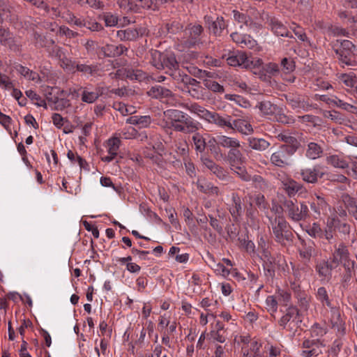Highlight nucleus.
<instances>
[{
  "mask_svg": "<svg viewBox=\"0 0 357 357\" xmlns=\"http://www.w3.org/2000/svg\"><path fill=\"white\" fill-rule=\"evenodd\" d=\"M165 125L164 127L172 128L174 131L185 134L192 133V140L197 152L202 153L206 147V138L198 132L200 123L193 119L188 114L178 109H167L164 112Z\"/></svg>",
  "mask_w": 357,
  "mask_h": 357,
  "instance_id": "1",
  "label": "nucleus"
},
{
  "mask_svg": "<svg viewBox=\"0 0 357 357\" xmlns=\"http://www.w3.org/2000/svg\"><path fill=\"white\" fill-rule=\"evenodd\" d=\"M268 220L276 242L285 246L293 241L294 235L290 230L289 223L284 217L281 215L275 218L268 217Z\"/></svg>",
  "mask_w": 357,
  "mask_h": 357,
  "instance_id": "2",
  "label": "nucleus"
},
{
  "mask_svg": "<svg viewBox=\"0 0 357 357\" xmlns=\"http://www.w3.org/2000/svg\"><path fill=\"white\" fill-rule=\"evenodd\" d=\"M283 209L287 217L294 222L305 220L310 215L308 206L303 202L298 204L296 201L284 199Z\"/></svg>",
  "mask_w": 357,
  "mask_h": 357,
  "instance_id": "3",
  "label": "nucleus"
},
{
  "mask_svg": "<svg viewBox=\"0 0 357 357\" xmlns=\"http://www.w3.org/2000/svg\"><path fill=\"white\" fill-rule=\"evenodd\" d=\"M329 259L337 267L340 264H342L348 272H351V269L354 270L355 261L350 259V253L347 246L344 243H340L334 245V250L331 252Z\"/></svg>",
  "mask_w": 357,
  "mask_h": 357,
  "instance_id": "4",
  "label": "nucleus"
},
{
  "mask_svg": "<svg viewBox=\"0 0 357 357\" xmlns=\"http://www.w3.org/2000/svg\"><path fill=\"white\" fill-rule=\"evenodd\" d=\"M172 1V0H128L126 5V0H122L120 3L121 7H124L128 10L137 12L139 8L152 9L155 10L161 5Z\"/></svg>",
  "mask_w": 357,
  "mask_h": 357,
  "instance_id": "5",
  "label": "nucleus"
},
{
  "mask_svg": "<svg viewBox=\"0 0 357 357\" xmlns=\"http://www.w3.org/2000/svg\"><path fill=\"white\" fill-rule=\"evenodd\" d=\"M153 65L157 69H168L169 70H176L178 68V63L176 56L172 53H161L155 51L152 54Z\"/></svg>",
  "mask_w": 357,
  "mask_h": 357,
  "instance_id": "6",
  "label": "nucleus"
},
{
  "mask_svg": "<svg viewBox=\"0 0 357 357\" xmlns=\"http://www.w3.org/2000/svg\"><path fill=\"white\" fill-rule=\"evenodd\" d=\"M294 154L295 153L289 150V148L286 146H280L279 148L271 154L270 161L271 163L275 167L284 168L291 165V158Z\"/></svg>",
  "mask_w": 357,
  "mask_h": 357,
  "instance_id": "7",
  "label": "nucleus"
},
{
  "mask_svg": "<svg viewBox=\"0 0 357 357\" xmlns=\"http://www.w3.org/2000/svg\"><path fill=\"white\" fill-rule=\"evenodd\" d=\"M204 29L200 24H190L185 30V36L181 40L185 47H192L201 43Z\"/></svg>",
  "mask_w": 357,
  "mask_h": 357,
  "instance_id": "8",
  "label": "nucleus"
},
{
  "mask_svg": "<svg viewBox=\"0 0 357 357\" xmlns=\"http://www.w3.org/2000/svg\"><path fill=\"white\" fill-rule=\"evenodd\" d=\"M301 135V133L298 132L285 130L275 135V138L278 141L284 142L280 146H286L289 150L296 153L301 145L298 141Z\"/></svg>",
  "mask_w": 357,
  "mask_h": 357,
  "instance_id": "9",
  "label": "nucleus"
},
{
  "mask_svg": "<svg viewBox=\"0 0 357 357\" xmlns=\"http://www.w3.org/2000/svg\"><path fill=\"white\" fill-rule=\"evenodd\" d=\"M227 62L230 66L241 67L245 69L252 68L254 66L253 61L247 53L240 50L230 52L227 58Z\"/></svg>",
  "mask_w": 357,
  "mask_h": 357,
  "instance_id": "10",
  "label": "nucleus"
},
{
  "mask_svg": "<svg viewBox=\"0 0 357 357\" xmlns=\"http://www.w3.org/2000/svg\"><path fill=\"white\" fill-rule=\"evenodd\" d=\"M245 11L248 22V29L253 31H258L262 28L263 17L260 11L256 8L248 6L241 8Z\"/></svg>",
  "mask_w": 357,
  "mask_h": 357,
  "instance_id": "11",
  "label": "nucleus"
},
{
  "mask_svg": "<svg viewBox=\"0 0 357 357\" xmlns=\"http://www.w3.org/2000/svg\"><path fill=\"white\" fill-rule=\"evenodd\" d=\"M324 344L319 339H305L302 342V347L305 349L302 351L303 357L317 356L322 353Z\"/></svg>",
  "mask_w": 357,
  "mask_h": 357,
  "instance_id": "12",
  "label": "nucleus"
},
{
  "mask_svg": "<svg viewBox=\"0 0 357 357\" xmlns=\"http://www.w3.org/2000/svg\"><path fill=\"white\" fill-rule=\"evenodd\" d=\"M309 204L314 219H319L322 215H326L329 208V204L324 197L319 195L312 197L309 202Z\"/></svg>",
  "mask_w": 357,
  "mask_h": 357,
  "instance_id": "13",
  "label": "nucleus"
},
{
  "mask_svg": "<svg viewBox=\"0 0 357 357\" xmlns=\"http://www.w3.org/2000/svg\"><path fill=\"white\" fill-rule=\"evenodd\" d=\"M268 29L277 36L292 38L287 27L276 17L268 15L266 16V22Z\"/></svg>",
  "mask_w": 357,
  "mask_h": 357,
  "instance_id": "14",
  "label": "nucleus"
},
{
  "mask_svg": "<svg viewBox=\"0 0 357 357\" xmlns=\"http://www.w3.org/2000/svg\"><path fill=\"white\" fill-rule=\"evenodd\" d=\"M121 143V139L117 137L108 139L104 144L108 155L102 157V160L106 162L112 161L118 154Z\"/></svg>",
  "mask_w": 357,
  "mask_h": 357,
  "instance_id": "15",
  "label": "nucleus"
},
{
  "mask_svg": "<svg viewBox=\"0 0 357 357\" xmlns=\"http://www.w3.org/2000/svg\"><path fill=\"white\" fill-rule=\"evenodd\" d=\"M227 209L233 220L238 221L243 213V207L241 199L237 193L231 194V201L227 204Z\"/></svg>",
  "mask_w": 357,
  "mask_h": 357,
  "instance_id": "16",
  "label": "nucleus"
},
{
  "mask_svg": "<svg viewBox=\"0 0 357 357\" xmlns=\"http://www.w3.org/2000/svg\"><path fill=\"white\" fill-rule=\"evenodd\" d=\"M148 95L153 98L160 99L161 101L172 102L174 100V94L172 92L160 85L152 86L147 92Z\"/></svg>",
  "mask_w": 357,
  "mask_h": 357,
  "instance_id": "17",
  "label": "nucleus"
},
{
  "mask_svg": "<svg viewBox=\"0 0 357 357\" xmlns=\"http://www.w3.org/2000/svg\"><path fill=\"white\" fill-rule=\"evenodd\" d=\"M230 37L234 43L242 48L252 49L257 45V41L248 34L235 31L230 34Z\"/></svg>",
  "mask_w": 357,
  "mask_h": 357,
  "instance_id": "18",
  "label": "nucleus"
},
{
  "mask_svg": "<svg viewBox=\"0 0 357 357\" xmlns=\"http://www.w3.org/2000/svg\"><path fill=\"white\" fill-rule=\"evenodd\" d=\"M80 90L82 91V101L89 104L95 102L105 91L104 88L100 86H96L93 91H91L89 86L81 88Z\"/></svg>",
  "mask_w": 357,
  "mask_h": 357,
  "instance_id": "19",
  "label": "nucleus"
},
{
  "mask_svg": "<svg viewBox=\"0 0 357 357\" xmlns=\"http://www.w3.org/2000/svg\"><path fill=\"white\" fill-rule=\"evenodd\" d=\"M204 20L208 24L209 30L215 36H220L227 27V24L222 17H217L214 20L211 16L206 15Z\"/></svg>",
  "mask_w": 357,
  "mask_h": 357,
  "instance_id": "20",
  "label": "nucleus"
},
{
  "mask_svg": "<svg viewBox=\"0 0 357 357\" xmlns=\"http://www.w3.org/2000/svg\"><path fill=\"white\" fill-rule=\"evenodd\" d=\"M299 310L296 307L290 306L289 307L284 313V314L280 319L278 324L282 328H286L289 325L292 324L295 321H298L299 318Z\"/></svg>",
  "mask_w": 357,
  "mask_h": 357,
  "instance_id": "21",
  "label": "nucleus"
},
{
  "mask_svg": "<svg viewBox=\"0 0 357 357\" xmlns=\"http://www.w3.org/2000/svg\"><path fill=\"white\" fill-rule=\"evenodd\" d=\"M142 29L128 27L116 31V37L121 41H135L142 35Z\"/></svg>",
  "mask_w": 357,
  "mask_h": 357,
  "instance_id": "22",
  "label": "nucleus"
},
{
  "mask_svg": "<svg viewBox=\"0 0 357 357\" xmlns=\"http://www.w3.org/2000/svg\"><path fill=\"white\" fill-rule=\"evenodd\" d=\"M328 259L322 260L315 267L319 276L324 280H329L332 275V271L337 268L335 264Z\"/></svg>",
  "mask_w": 357,
  "mask_h": 357,
  "instance_id": "23",
  "label": "nucleus"
},
{
  "mask_svg": "<svg viewBox=\"0 0 357 357\" xmlns=\"http://www.w3.org/2000/svg\"><path fill=\"white\" fill-rule=\"evenodd\" d=\"M324 147L321 144L311 142L307 144L305 155L311 160L321 158L324 155Z\"/></svg>",
  "mask_w": 357,
  "mask_h": 357,
  "instance_id": "24",
  "label": "nucleus"
},
{
  "mask_svg": "<svg viewBox=\"0 0 357 357\" xmlns=\"http://www.w3.org/2000/svg\"><path fill=\"white\" fill-rule=\"evenodd\" d=\"M282 185L283 190L289 196L293 197L297 192H302L304 190V188L302 184L298 183L291 178H287L282 181Z\"/></svg>",
  "mask_w": 357,
  "mask_h": 357,
  "instance_id": "25",
  "label": "nucleus"
},
{
  "mask_svg": "<svg viewBox=\"0 0 357 357\" xmlns=\"http://www.w3.org/2000/svg\"><path fill=\"white\" fill-rule=\"evenodd\" d=\"M257 243V250L259 252L261 253V258L265 262L270 263L271 264L273 261V259L271 257V252L269 251V241L265 236H261L260 237L258 238Z\"/></svg>",
  "mask_w": 357,
  "mask_h": 357,
  "instance_id": "26",
  "label": "nucleus"
},
{
  "mask_svg": "<svg viewBox=\"0 0 357 357\" xmlns=\"http://www.w3.org/2000/svg\"><path fill=\"white\" fill-rule=\"evenodd\" d=\"M331 323L332 328L336 330L339 334L344 335L345 333L346 328L344 323L342 319L340 312L339 310L334 307H331Z\"/></svg>",
  "mask_w": 357,
  "mask_h": 357,
  "instance_id": "27",
  "label": "nucleus"
},
{
  "mask_svg": "<svg viewBox=\"0 0 357 357\" xmlns=\"http://www.w3.org/2000/svg\"><path fill=\"white\" fill-rule=\"evenodd\" d=\"M231 130H235L243 135H248L253 132V128L250 123L243 119H232Z\"/></svg>",
  "mask_w": 357,
  "mask_h": 357,
  "instance_id": "28",
  "label": "nucleus"
},
{
  "mask_svg": "<svg viewBox=\"0 0 357 357\" xmlns=\"http://www.w3.org/2000/svg\"><path fill=\"white\" fill-rule=\"evenodd\" d=\"M152 118L149 115L146 116H132L126 119V123L137 126L139 129L146 128L152 123Z\"/></svg>",
  "mask_w": 357,
  "mask_h": 357,
  "instance_id": "29",
  "label": "nucleus"
},
{
  "mask_svg": "<svg viewBox=\"0 0 357 357\" xmlns=\"http://www.w3.org/2000/svg\"><path fill=\"white\" fill-rule=\"evenodd\" d=\"M342 200L349 214L357 220V200L348 194L343 195Z\"/></svg>",
  "mask_w": 357,
  "mask_h": 357,
  "instance_id": "30",
  "label": "nucleus"
},
{
  "mask_svg": "<svg viewBox=\"0 0 357 357\" xmlns=\"http://www.w3.org/2000/svg\"><path fill=\"white\" fill-rule=\"evenodd\" d=\"M300 175L303 181L308 183H315L318 181L319 176V171L314 167L312 168H304L301 169Z\"/></svg>",
  "mask_w": 357,
  "mask_h": 357,
  "instance_id": "31",
  "label": "nucleus"
},
{
  "mask_svg": "<svg viewBox=\"0 0 357 357\" xmlns=\"http://www.w3.org/2000/svg\"><path fill=\"white\" fill-rule=\"evenodd\" d=\"M206 257L209 260V265L214 270L216 274H218L223 277L229 276L231 268H227L223 264L216 263L213 256L211 255L209 252L207 253Z\"/></svg>",
  "mask_w": 357,
  "mask_h": 357,
  "instance_id": "32",
  "label": "nucleus"
},
{
  "mask_svg": "<svg viewBox=\"0 0 357 357\" xmlns=\"http://www.w3.org/2000/svg\"><path fill=\"white\" fill-rule=\"evenodd\" d=\"M247 141L249 147L258 151H266L271 145L267 140L263 138L250 137L248 138Z\"/></svg>",
  "mask_w": 357,
  "mask_h": 357,
  "instance_id": "33",
  "label": "nucleus"
},
{
  "mask_svg": "<svg viewBox=\"0 0 357 357\" xmlns=\"http://www.w3.org/2000/svg\"><path fill=\"white\" fill-rule=\"evenodd\" d=\"M183 107L188 109L192 114L197 115L200 119L206 120L208 114L209 113V110L206 109L203 106L199 105L197 102L193 103H186L183 105Z\"/></svg>",
  "mask_w": 357,
  "mask_h": 357,
  "instance_id": "34",
  "label": "nucleus"
},
{
  "mask_svg": "<svg viewBox=\"0 0 357 357\" xmlns=\"http://www.w3.org/2000/svg\"><path fill=\"white\" fill-rule=\"evenodd\" d=\"M128 48L123 45H107L102 47V52L106 56L115 57L121 56L124 52H126Z\"/></svg>",
  "mask_w": 357,
  "mask_h": 357,
  "instance_id": "35",
  "label": "nucleus"
},
{
  "mask_svg": "<svg viewBox=\"0 0 357 357\" xmlns=\"http://www.w3.org/2000/svg\"><path fill=\"white\" fill-rule=\"evenodd\" d=\"M326 162L335 168L346 169L349 167V162L346 157L340 155H331L326 158Z\"/></svg>",
  "mask_w": 357,
  "mask_h": 357,
  "instance_id": "36",
  "label": "nucleus"
},
{
  "mask_svg": "<svg viewBox=\"0 0 357 357\" xmlns=\"http://www.w3.org/2000/svg\"><path fill=\"white\" fill-rule=\"evenodd\" d=\"M218 140L221 147L229 149V150L233 148L241 146V143L238 139L228 137L224 135H218Z\"/></svg>",
  "mask_w": 357,
  "mask_h": 357,
  "instance_id": "37",
  "label": "nucleus"
},
{
  "mask_svg": "<svg viewBox=\"0 0 357 357\" xmlns=\"http://www.w3.org/2000/svg\"><path fill=\"white\" fill-rule=\"evenodd\" d=\"M335 53L338 56L339 61L347 66H354V63L351 60L352 55H357V51L346 50L342 49H337Z\"/></svg>",
  "mask_w": 357,
  "mask_h": 357,
  "instance_id": "38",
  "label": "nucleus"
},
{
  "mask_svg": "<svg viewBox=\"0 0 357 357\" xmlns=\"http://www.w3.org/2000/svg\"><path fill=\"white\" fill-rule=\"evenodd\" d=\"M206 136L208 137V141L206 142V147H208V150L211 153L215 156H222L220 147L221 146L219 144L218 140V135L216 137L211 136L208 134H205Z\"/></svg>",
  "mask_w": 357,
  "mask_h": 357,
  "instance_id": "39",
  "label": "nucleus"
},
{
  "mask_svg": "<svg viewBox=\"0 0 357 357\" xmlns=\"http://www.w3.org/2000/svg\"><path fill=\"white\" fill-rule=\"evenodd\" d=\"M187 91L190 96L196 100H204L205 93L202 86L200 85L199 82L197 81L195 84L189 86L187 89H183Z\"/></svg>",
  "mask_w": 357,
  "mask_h": 357,
  "instance_id": "40",
  "label": "nucleus"
},
{
  "mask_svg": "<svg viewBox=\"0 0 357 357\" xmlns=\"http://www.w3.org/2000/svg\"><path fill=\"white\" fill-rule=\"evenodd\" d=\"M283 345L280 343H268L265 346L266 357H281L283 351Z\"/></svg>",
  "mask_w": 357,
  "mask_h": 357,
  "instance_id": "41",
  "label": "nucleus"
},
{
  "mask_svg": "<svg viewBox=\"0 0 357 357\" xmlns=\"http://www.w3.org/2000/svg\"><path fill=\"white\" fill-rule=\"evenodd\" d=\"M123 71V75L130 80L142 82L146 77V74L139 69L126 68Z\"/></svg>",
  "mask_w": 357,
  "mask_h": 357,
  "instance_id": "42",
  "label": "nucleus"
},
{
  "mask_svg": "<svg viewBox=\"0 0 357 357\" xmlns=\"http://www.w3.org/2000/svg\"><path fill=\"white\" fill-rule=\"evenodd\" d=\"M0 43L6 47H11L14 44L13 33L8 29H6L0 25Z\"/></svg>",
  "mask_w": 357,
  "mask_h": 357,
  "instance_id": "43",
  "label": "nucleus"
},
{
  "mask_svg": "<svg viewBox=\"0 0 357 357\" xmlns=\"http://www.w3.org/2000/svg\"><path fill=\"white\" fill-rule=\"evenodd\" d=\"M263 115L268 116L275 114L278 109V107L268 100L258 102L256 106Z\"/></svg>",
  "mask_w": 357,
  "mask_h": 357,
  "instance_id": "44",
  "label": "nucleus"
},
{
  "mask_svg": "<svg viewBox=\"0 0 357 357\" xmlns=\"http://www.w3.org/2000/svg\"><path fill=\"white\" fill-rule=\"evenodd\" d=\"M49 105H53L54 110L62 111L70 105V100L66 98H59L58 97L48 98Z\"/></svg>",
  "mask_w": 357,
  "mask_h": 357,
  "instance_id": "45",
  "label": "nucleus"
},
{
  "mask_svg": "<svg viewBox=\"0 0 357 357\" xmlns=\"http://www.w3.org/2000/svg\"><path fill=\"white\" fill-rule=\"evenodd\" d=\"M241 147L230 149L227 154V158L231 166L234 164H241L243 162V153L240 151Z\"/></svg>",
  "mask_w": 357,
  "mask_h": 357,
  "instance_id": "46",
  "label": "nucleus"
},
{
  "mask_svg": "<svg viewBox=\"0 0 357 357\" xmlns=\"http://www.w3.org/2000/svg\"><path fill=\"white\" fill-rule=\"evenodd\" d=\"M75 69L76 71L82 73L84 75H93L98 70L96 65H88L86 63H76Z\"/></svg>",
  "mask_w": 357,
  "mask_h": 357,
  "instance_id": "47",
  "label": "nucleus"
},
{
  "mask_svg": "<svg viewBox=\"0 0 357 357\" xmlns=\"http://www.w3.org/2000/svg\"><path fill=\"white\" fill-rule=\"evenodd\" d=\"M241 165V164H234L231 166V169L236 173L242 181L246 182L251 181L252 176L248 174L245 167Z\"/></svg>",
  "mask_w": 357,
  "mask_h": 357,
  "instance_id": "48",
  "label": "nucleus"
},
{
  "mask_svg": "<svg viewBox=\"0 0 357 357\" xmlns=\"http://www.w3.org/2000/svg\"><path fill=\"white\" fill-rule=\"evenodd\" d=\"M113 107L119 111L123 116L131 115L136 113V109L132 105H128L123 102H114Z\"/></svg>",
  "mask_w": 357,
  "mask_h": 357,
  "instance_id": "49",
  "label": "nucleus"
},
{
  "mask_svg": "<svg viewBox=\"0 0 357 357\" xmlns=\"http://www.w3.org/2000/svg\"><path fill=\"white\" fill-rule=\"evenodd\" d=\"M266 308L271 317L275 318V314L278 310V303L275 296H268L265 301Z\"/></svg>",
  "mask_w": 357,
  "mask_h": 357,
  "instance_id": "50",
  "label": "nucleus"
},
{
  "mask_svg": "<svg viewBox=\"0 0 357 357\" xmlns=\"http://www.w3.org/2000/svg\"><path fill=\"white\" fill-rule=\"evenodd\" d=\"M309 236L312 238H321L323 237V230L318 222H313L312 225L307 227L305 229Z\"/></svg>",
  "mask_w": 357,
  "mask_h": 357,
  "instance_id": "51",
  "label": "nucleus"
},
{
  "mask_svg": "<svg viewBox=\"0 0 357 357\" xmlns=\"http://www.w3.org/2000/svg\"><path fill=\"white\" fill-rule=\"evenodd\" d=\"M203 84L207 89L214 93H222L225 91L223 86L211 79H204L203 80Z\"/></svg>",
  "mask_w": 357,
  "mask_h": 357,
  "instance_id": "52",
  "label": "nucleus"
},
{
  "mask_svg": "<svg viewBox=\"0 0 357 357\" xmlns=\"http://www.w3.org/2000/svg\"><path fill=\"white\" fill-rule=\"evenodd\" d=\"M25 93L26 96L29 98H30L36 106L43 107L45 109L47 108L46 101L42 99V98L39 95H38L34 91L27 90L25 92Z\"/></svg>",
  "mask_w": 357,
  "mask_h": 357,
  "instance_id": "53",
  "label": "nucleus"
},
{
  "mask_svg": "<svg viewBox=\"0 0 357 357\" xmlns=\"http://www.w3.org/2000/svg\"><path fill=\"white\" fill-rule=\"evenodd\" d=\"M208 335L213 342L225 343L227 340V331L211 330Z\"/></svg>",
  "mask_w": 357,
  "mask_h": 357,
  "instance_id": "54",
  "label": "nucleus"
},
{
  "mask_svg": "<svg viewBox=\"0 0 357 357\" xmlns=\"http://www.w3.org/2000/svg\"><path fill=\"white\" fill-rule=\"evenodd\" d=\"M317 298L323 304L331 307V303L325 287H321L317 289Z\"/></svg>",
  "mask_w": 357,
  "mask_h": 357,
  "instance_id": "55",
  "label": "nucleus"
},
{
  "mask_svg": "<svg viewBox=\"0 0 357 357\" xmlns=\"http://www.w3.org/2000/svg\"><path fill=\"white\" fill-rule=\"evenodd\" d=\"M314 248L312 245L304 243L303 244L302 248L299 250V255L303 259L309 261L312 256Z\"/></svg>",
  "mask_w": 357,
  "mask_h": 357,
  "instance_id": "56",
  "label": "nucleus"
},
{
  "mask_svg": "<svg viewBox=\"0 0 357 357\" xmlns=\"http://www.w3.org/2000/svg\"><path fill=\"white\" fill-rule=\"evenodd\" d=\"M288 104L293 108V109H305L307 104L300 96L295 97V98H290L287 99Z\"/></svg>",
  "mask_w": 357,
  "mask_h": 357,
  "instance_id": "57",
  "label": "nucleus"
},
{
  "mask_svg": "<svg viewBox=\"0 0 357 357\" xmlns=\"http://www.w3.org/2000/svg\"><path fill=\"white\" fill-rule=\"evenodd\" d=\"M311 335L315 339H319L326 333V329L319 324H314L310 329Z\"/></svg>",
  "mask_w": 357,
  "mask_h": 357,
  "instance_id": "58",
  "label": "nucleus"
},
{
  "mask_svg": "<svg viewBox=\"0 0 357 357\" xmlns=\"http://www.w3.org/2000/svg\"><path fill=\"white\" fill-rule=\"evenodd\" d=\"M234 20L239 23L244 24L246 27L248 28V22L247 20V17L245 11L240 12L237 10H234L232 11Z\"/></svg>",
  "mask_w": 357,
  "mask_h": 357,
  "instance_id": "59",
  "label": "nucleus"
},
{
  "mask_svg": "<svg viewBox=\"0 0 357 357\" xmlns=\"http://www.w3.org/2000/svg\"><path fill=\"white\" fill-rule=\"evenodd\" d=\"M166 27L169 33L176 34L183 29V26L179 21L174 20L167 23Z\"/></svg>",
  "mask_w": 357,
  "mask_h": 357,
  "instance_id": "60",
  "label": "nucleus"
},
{
  "mask_svg": "<svg viewBox=\"0 0 357 357\" xmlns=\"http://www.w3.org/2000/svg\"><path fill=\"white\" fill-rule=\"evenodd\" d=\"M102 20L106 26H115L118 24V17L111 13H105L102 15Z\"/></svg>",
  "mask_w": 357,
  "mask_h": 357,
  "instance_id": "61",
  "label": "nucleus"
},
{
  "mask_svg": "<svg viewBox=\"0 0 357 357\" xmlns=\"http://www.w3.org/2000/svg\"><path fill=\"white\" fill-rule=\"evenodd\" d=\"M261 347V344L258 342L257 340H253L250 342V348L246 349L243 347L242 350L244 354H256L257 353H261L260 349Z\"/></svg>",
  "mask_w": 357,
  "mask_h": 357,
  "instance_id": "62",
  "label": "nucleus"
},
{
  "mask_svg": "<svg viewBox=\"0 0 357 357\" xmlns=\"http://www.w3.org/2000/svg\"><path fill=\"white\" fill-rule=\"evenodd\" d=\"M340 79L348 87H353L356 82V76L353 74H342Z\"/></svg>",
  "mask_w": 357,
  "mask_h": 357,
  "instance_id": "63",
  "label": "nucleus"
},
{
  "mask_svg": "<svg viewBox=\"0 0 357 357\" xmlns=\"http://www.w3.org/2000/svg\"><path fill=\"white\" fill-rule=\"evenodd\" d=\"M280 68V71L287 75L294 70V65L291 61L284 58L282 60Z\"/></svg>",
  "mask_w": 357,
  "mask_h": 357,
  "instance_id": "64",
  "label": "nucleus"
}]
</instances>
